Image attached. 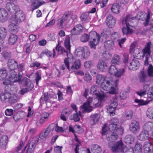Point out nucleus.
Listing matches in <instances>:
<instances>
[{
	"instance_id": "34",
	"label": "nucleus",
	"mask_w": 153,
	"mask_h": 153,
	"mask_svg": "<svg viewBox=\"0 0 153 153\" xmlns=\"http://www.w3.org/2000/svg\"><path fill=\"white\" fill-rule=\"evenodd\" d=\"M134 137L131 135H126L124 141L127 144H131L134 142Z\"/></svg>"
},
{
	"instance_id": "51",
	"label": "nucleus",
	"mask_w": 153,
	"mask_h": 153,
	"mask_svg": "<svg viewBox=\"0 0 153 153\" xmlns=\"http://www.w3.org/2000/svg\"><path fill=\"white\" fill-rule=\"evenodd\" d=\"M148 75L150 77L153 76V66L150 65L147 70Z\"/></svg>"
},
{
	"instance_id": "22",
	"label": "nucleus",
	"mask_w": 153,
	"mask_h": 153,
	"mask_svg": "<svg viewBox=\"0 0 153 153\" xmlns=\"http://www.w3.org/2000/svg\"><path fill=\"white\" fill-rule=\"evenodd\" d=\"M148 76L146 73L143 71H141L138 76V78L140 83H145L148 81Z\"/></svg>"
},
{
	"instance_id": "5",
	"label": "nucleus",
	"mask_w": 153,
	"mask_h": 153,
	"mask_svg": "<svg viewBox=\"0 0 153 153\" xmlns=\"http://www.w3.org/2000/svg\"><path fill=\"white\" fill-rule=\"evenodd\" d=\"M146 126L147 130H143L138 137L140 140H144L147 138L149 135L148 131L153 128V123L149 122L146 125Z\"/></svg>"
},
{
	"instance_id": "53",
	"label": "nucleus",
	"mask_w": 153,
	"mask_h": 153,
	"mask_svg": "<svg viewBox=\"0 0 153 153\" xmlns=\"http://www.w3.org/2000/svg\"><path fill=\"white\" fill-rule=\"evenodd\" d=\"M147 116L150 119H153V108L148 109L147 112Z\"/></svg>"
},
{
	"instance_id": "35",
	"label": "nucleus",
	"mask_w": 153,
	"mask_h": 153,
	"mask_svg": "<svg viewBox=\"0 0 153 153\" xmlns=\"http://www.w3.org/2000/svg\"><path fill=\"white\" fill-rule=\"evenodd\" d=\"M120 6L117 3L114 4L111 8L112 11L114 13H119V9Z\"/></svg>"
},
{
	"instance_id": "38",
	"label": "nucleus",
	"mask_w": 153,
	"mask_h": 153,
	"mask_svg": "<svg viewBox=\"0 0 153 153\" xmlns=\"http://www.w3.org/2000/svg\"><path fill=\"white\" fill-rule=\"evenodd\" d=\"M64 45L68 51H70L71 46L70 44V40L69 37H66L64 41Z\"/></svg>"
},
{
	"instance_id": "11",
	"label": "nucleus",
	"mask_w": 153,
	"mask_h": 153,
	"mask_svg": "<svg viewBox=\"0 0 153 153\" xmlns=\"http://www.w3.org/2000/svg\"><path fill=\"white\" fill-rule=\"evenodd\" d=\"M39 140V139H38V137H34L32 139L30 143L27 144V153H31L34 150L36 145L39 142L38 141Z\"/></svg>"
},
{
	"instance_id": "28",
	"label": "nucleus",
	"mask_w": 153,
	"mask_h": 153,
	"mask_svg": "<svg viewBox=\"0 0 153 153\" xmlns=\"http://www.w3.org/2000/svg\"><path fill=\"white\" fill-rule=\"evenodd\" d=\"M1 14H4V15H1V22H4L7 21V13L4 9L1 8Z\"/></svg>"
},
{
	"instance_id": "46",
	"label": "nucleus",
	"mask_w": 153,
	"mask_h": 153,
	"mask_svg": "<svg viewBox=\"0 0 153 153\" xmlns=\"http://www.w3.org/2000/svg\"><path fill=\"white\" fill-rule=\"evenodd\" d=\"M71 120H73L75 122L79 121L80 119L79 116L77 112L76 113L72 115H71L70 118Z\"/></svg>"
},
{
	"instance_id": "32",
	"label": "nucleus",
	"mask_w": 153,
	"mask_h": 153,
	"mask_svg": "<svg viewBox=\"0 0 153 153\" xmlns=\"http://www.w3.org/2000/svg\"><path fill=\"white\" fill-rule=\"evenodd\" d=\"M114 43L112 40H108L105 42L104 43V46L105 48L107 50H111L114 47Z\"/></svg>"
},
{
	"instance_id": "62",
	"label": "nucleus",
	"mask_w": 153,
	"mask_h": 153,
	"mask_svg": "<svg viewBox=\"0 0 153 153\" xmlns=\"http://www.w3.org/2000/svg\"><path fill=\"white\" fill-rule=\"evenodd\" d=\"M151 14V12L149 10L148 11V14L147 15V17L146 20L145 22L143 23V24L145 26H146L148 24V23L149 22V20L150 18V15Z\"/></svg>"
},
{
	"instance_id": "2",
	"label": "nucleus",
	"mask_w": 153,
	"mask_h": 153,
	"mask_svg": "<svg viewBox=\"0 0 153 153\" xmlns=\"http://www.w3.org/2000/svg\"><path fill=\"white\" fill-rule=\"evenodd\" d=\"M133 19L134 18H131V16L129 14L126 15L125 17L123 19V24L125 25H126V27H123L122 28V31L123 35H127L131 34L133 33V30L129 27L130 25L129 22H130L131 20Z\"/></svg>"
},
{
	"instance_id": "24",
	"label": "nucleus",
	"mask_w": 153,
	"mask_h": 153,
	"mask_svg": "<svg viewBox=\"0 0 153 153\" xmlns=\"http://www.w3.org/2000/svg\"><path fill=\"white\" fill-rule=\"evenodd\" d=\"M8 141V137L4 135L1 137V148L4 149H6V145Z\"/></svg>"
},
{
	"instance_id": "25",
	"label": "nucleus",
	"mask_w": 153,
	"mask_h": 153,
	"mask_svg": "<svg viewBox=\"0 0 153 153\" xmlns=\"http://www.w3.org/2000/svg\"><path fill=\"white\" fill-rule=\"evenodd\" d=\"M8 66L10 70H14L17 68V62L14 59H9L8 60Z\"/></svg>"
},
{
	"instance_id": "59",
	"label": "nucleus",
	"mask_w": 153,
	"mask_h": 153,
	"mask_svg": "<svg viewBox=\"0 0 153 153\" xmlns=\"http://www.w3.org/2000/svg\"><path fill=\"white\" fill-rule=\"evenodd\" d=\"M84 79L87 82H90L92 79V77L89 74H86L83 77Z\"/></svg>"
},
{
	"instance_id": "33",
	"label": "nucleus",
	"mask_w": 153,
	"mask_h": 153,
	"mask_svg": "<svg viewBox=\"0 0 153 153\" xmlns=\"http://www.w3.org/2000/svg\"><path fill=\"white\" fill-rule=\"evenodd\" d=\"M13 20H12L11 22L12 23L10 24L9 26V28L10 32L12 33H15L17 32L18 28L17 26L15 24L13 23Z\"/></svg>"
},
{
	"instance_id": "15",
	"label": "nucleus",
	"mask_w": 153,
	"mask_h": 153,
	"mask_svg": "<svg viewBox=\"0 0 153 153\" xmlns=\"http://www.w3.org/2000/svg\"><path fill=\"white\" fill-rule=\"evenodd\" d=\"M143 147L145 153H152L153 152V145L150 142H145Z\"/></svg>"
},
{
	"instance_id": "31",
	"label": "nucleus",
	"mask_w": 153,
	"mask_h": 153,
	"mask_svg": "<svg viewBox=\"0 0 153 153\" xmlns=\"http://www.w3.org/2000/svg\"><path fill=\"white\" fill-rule=\"evenodd\" d=\"M17 36L14 34H12L10 36L9 38V43L11 45H13L17 41Z\"/></svg>"
},
{
	"instance_id": "50",
	"label": "nucleus",
	"mask_w": 153,
	"mask_h": 153,
	"mask_svg": "<svg viewBox=\"0 0 153 153\" xmlns=\"http://www.w3.org/2000/svg\"><path fill=\"white\" fill-rule=\"evenodd\" d=\"M84 111L85 112H89L92 110L91 106L90 105H86V103H84L82 105Z\"/></svg>"
},
{
	"instance_id": "3",
	"label": "nucleus",
	"mask_w": 153,
	"mask_h": 153,
	"mask_svg": "<svg viewBox=\"0 0 153 153\" xmlns=\"http://www.w3.org/2000/svg\"><path fill=\"white\" fill-rule=\"evenodd\" d=\"M101 86L104 90L108 91L110 90V91L108 92L110 94H116L117 93V88H115L113 86L112 82L109 81L107 78L101 83Z\"/></svg>"
},
{
	"instance_id": "58",
	"label": "nucleus",
	"mask_w": 153,
	"mask_h": 153,
	"mask_svg": "<svg viewBox=\"0 0 153 153\" xmlns=\"http://www.w3.org/2000/svg\"><path fill=\"white\" fill-rule=\"evenodd\" d=\"M93 61L89 60L85 62L84 64V66L86 68H90L91 66L93 65Z\"/></svg>"
},
{
	"instance_id": "19",
	"label": "nucleus",
	"mask_w": 153,
	"mask_h": 153,
	"mask_svg": "<svg viewBox=\"0 0 153 153\" xmlns=\"http://www.w3.org/2000/svg\"><path fill=\"white\" fill-rule=\"evenodd\" d=\"M6 7L7 10L12 13H14L19 9L18 6L12 3H7L6 4Z\"/></svg>"
},
{
	"instance_id": "13",
	"label": "nucleus",
	"mask_w": 153,
	"mask_h": 153,
	"mask_svg": "<svg viewBox=\"0 0 153 153\" xmlns=\"http://www.w3.org/2000/svg\"><path fill=\"white\" fill-rule=\"evenodd\" d=\"M83 28L80 24L75 25L71 30V34L72 35H77L80 34L83 31Z\"/></svg>"
},
{
	"instance_id": "18",
	"label": "nucleus",
	"mask_w": 153,
	"mask_h": 153,
	"mask_svg": "<svg viewBox=\"0 0 153 153\" xmlns=\"http://www.w3.org/2000/svg\"><path fill=\"white\" fill-rule=\"evenodd\" d=\"M149 84H147L143 85V90L146 91L147 92L148 91L147 94L148 98H150L151 100L153 99V86L152 87L151 89L149 90Z\"/></svg>"
},
{
	"instance_id": "10",
	"label": "nucleus",
	"mask_w": 153,
	"mask_h": 153,
	"mask_svg": "<svg viewBox=\"0 0 153 153\" xmlns=\"http://www.w3.org/2000/svg\"><path fill=\"white\" fill-rule=\"evenodd\" d=\"M15 12V15L12 16V18L11 19V22H13L12 20H13L15 22L17 23V22L24 20L25 16L22 10H20L19 8L18 10H16Z\"/></svg>"
},
{
	"instance_id": "30",
	"label": "nucleus",
	"mask_w": 153,
	"mask_h": 153,
	"mask_svg": "<svg viewBox=\"0 0 153 153\" xmlns=\"http://www.w3.org/2000/svg\"><path fill=\"white\" fill-rule=\"evenodd\" d=\"M91 149L93 153H101L102 149L97 145H93L91 146Z\"/></svg>"
},
{
	"instance_id": "8",
	"label": "nucleus",
	"mask_w": 153,
	"mask_h": 153,
	"mask_svg": "<svg viewBox=\"0 0 153 153\" xmlns=\"http://www.w3.org/2000/svg\"><path fill=\"white\" fill-rule=\"evenodd\" d=\"M76 52L79 56H81V57L85 59H87L90 54L88 48L86 46L78 48L76 50Z\"/></svg>"
},
{
	"instance_id": "64",
	"label": "nucleus",
	"mask_w": 153,
	"mask_h": 153,
	"mask_svg": "<svg viewBox=\"0 0 153 153\" xmlns=\"http://www.w3.org/2000/svg\"><path fill=\"white\" fill-rule=\"evenodd\" d=\"M126 149L124 150V153H134V150L133 148L132 147H130L129 148H127L126 147L125 148Z\"/></svg>"
},
{
	"instance_id": "55",
	"label": "nucleus",
	"mask_w": 153,
	"mask_h": 153,
	"mask_svg": "<svg viewBox=\"0 0 153 153\" xmlns=\"http://www.w3.org/2000/svg\"><path fill=\"white\" fill-rule=\"evenodd\" d=\"M59 45V42L56 48V50L58 51H61V52H62V53L63 52H65L66 53L67 55H68V51L65 50V49L64 48H63L61 46H59L58 48V46Z\"/></svg>"
},
{
	"instance_id": "27",
	"label": "nucleus",
	"mask_w": 153,
	"mask_h": 153,
	"mask_svg": "<svg viewBox=\"0 0 153 153\" xmlns=\"http://www.w3.org/2000/svg\"><path fill=\"white\" fill-rule=\"evenodd\" d=\"M81 66V62L79 60H75L72 64L71 67V70L73 71H75L80 68Z\"/></svg>"
},
{
	"instance_id": "49",
	"label": "nucleus",
	"mask_w": 153,
	"mask_h": 153,
	"mask_svg": "<svg viewBox=\"0 0 153 153\" xmlns=\"http://www.w3.org/2000/svg\"><path fill=\"white\" fill-rule=\"evenodd\" d=\"M112 131H114L115 133H117L118 134L122 135L124 132V129L120 126V127H117L116 129H113Z\"/></svg>"
},
{
	"instance_id": "41",
	"label": "nucleus",
	"mask_w": 153,
	"mask_h": 153,
	"mask_svg": "<svg viewBox=\"0 0 153 153\" xmlns=\"http://www.w3.org/2000/svg\"><path fill=\"white\" fill-rule=\"evenodd\" d=\"M7 35V30L4 27L1 28V40L3 41Z\"/></svg>"
},
{
	"instance_id": "60",
	"label": "nucleus",
	"mask_w": 153,
	"mask_h": 153,
	"mask_svg": "<svg viewBox=\"0 0 153 153\" xmlns=\"http://www.w3.org/2000/svg\"><path fill=\"white\" fill-rule=\"evenodd\" d=\"M88 15L89 13L88 12H85L81 15L80 18L82 21H85L88 18Z\"/></svg>"
},
{
	"instance_id": "45",
	"label": "nucleus",
	"mask_w": 153,
	"mask_h": 153,
	"mask_svg": "<svg viewBox=\"0 0 153 153\" xmlns=\"http://www.w3.org/2000/svg\"><path fill=\"white\" fill-rule=\"evenodd\" d=\"M91 117L92 119V121L93 123V125L97 123L99 119V116L98 114L93 115H91Z\"/></svg>"
},
{
	"instance_id": "23",
	"label": "nucleus",
	"mask_w": 153,
	"mask_h": 153,
	"mask_svg": "<svg viewBox=\"0 0 153 153\" xmlns=\"http://www.w3.org/2000/svg\"><path fill=\"white\" fill-rule=\"evenodd\" d=\"M107 63L104 61L100 60L99 61L97 65V68L100 71H103L107 69Z\"/></svg>"
},
{
	"instance_id": "6",
	"label": "nucleus",
	"mask_w": 153,
	"mask_h": 153,
	"mask_svg": "<svg viewBox=\"0 0 153 153\" xmlns=\"http://www.w3.org/2000/svg\"><path fill=\"white\" fill-rule=\"evenodd\" d=\"M88 35L89 36V37H93V36H96L97 40L95 38H93V40L90 41L89 42V45L91 48L95 49L96 46L100 40V36L98 34L94 31L90 32Z\"/></svg>"
},
{
	"instance_id": "48",
	"label": "nucleus",
	"mask_w": 153,
	"mask_h": 153,
	"mask_svg": "<svg viewBox=\"0 0 153 153\" xmlns=\"http://www.w3.org/2000/svg\"><path fill=\"white\" fill-rule=\"evenodd\" d=\"M117 70V68L114 65H111L109 68V72L111 74H113L114 75Z\"/></svg>"
},
{
	"instance_id": "17",
	"label": "nucleus",
	"mask_w": 153,
	"mask_h": 153,
	"mask_svg": "<svg viewBox=\"0 0 153 153\" xmlns=\"http://www.w3.org/2000/svg\"><path fill=\"white\" fill-rule=\"evenodd\" d=\"M29 2L34 1L31 6V7L32 9V11L38 8L40 6L45 3L44 1H41L39 0H26Z\"/></svg>"
},
{
	"instance_id": "52",
	"label": "nucleus",
	"mask_w": 153,
	"mask_h": 153,
	"mask_svg": "<svg viewBox=\"0 0 153 153\" xmlns=\"http://www.w3.org/2000/svg\"><path fill=\"white\" fill-rule=\"evenodd\" d=\"M102 57L105 60H108L110 59L111 55L108 52H105L102 54Z\"/></svg>"
},
{
	"instance_id": "44",
	"label": "nucleus",
	"mask_w": 153,
	"mask_h": 153,
	"mask_svg": "<svg viewBox=\"0 0 153 153\" xmlns=\"http://www.w3.org/2000/svg\"><path fill=\"white\" fill-rule=\"evenodd\" d=\"M1 55L4 59H9L11 58V53L9 52L4 51L1 53Z\"/></svg>"
},
{
	"instance_id": "20",
	"label": "nucleus",
	"mask_w": 153,
	"mask_h": 153,
	"mask_svg": "<svg viewBox=\"0 0 153 153\" xmlns=\"http://www.w3.org/2000/svg\"><path fill=\"white\" fill-rule=\"evenodd\" d=\"M111 131L109 133V134L107 137V140L108 141H110L111 143L113 142L118 138L117 134L115 133L114 131Z\"/></svg>"
},
{
	"instance_id": "14",
	"label": "nucleus",
	"mask_w": 153,
	"mask_h": 153,
	"mask_svg": "<svg viewBox=\"0 0 153 153\" xmlns=\"http://www.w3.org/2000/svg\"><path fill=\"white\" fill-rule=\"evenodd\" d=\"M116 20L115 18L111 15H108L106 19V24L110 28L113 27L116 23Z\"/></svg>"
},
{
	"instance_id": "26",
	"label": "nucleus",
	"mask_w": 153,
	"mask_h": 153,
	"mask_svg": "<svg viewBox=\"0 0 153 153\" xmlns=\"http://www.w3.org/2000/svg\"><path fill=\"white\" fill-rule=\"evenodd\" d=\"M50 132L47 128L44 132H42L40 134L39 138L38 139H39V140L38 141L39 142H41L42 141V140L44 138H45L48 136L49 133Z\"/></svg>"
},
{
	"instance_id": "63",
	"label": "nucleus",
	"mask_w": 153,
	"mask_h": 153,
	"mask_svg": "<svg viewBox=\"0 0 153 153\" xmlns=\"http://www.w3.org/2000/svg\"><path fill=\"white\" fill-rule=\"evenodd\" d=\"M24 143L23 141H21L19 146H18L16 149V151L13 153H19V151L21 150L22 147L24 146Z\"/></svg>"
},
{
	"instance_id": "29",
	"label": "nucleus",
	"mask_w": 153,
	"mask_h": 153,
	"mask_svg": "<svg viewBox=\"0 0 153 153\" xmlns=\"http://www.w3.org/2000/svg\"><path fill=\"white\" fill-rule=\"evenodd\" d=\"M24 116V113L18 111L14 114L13 118L16 121H17L23 118Z\"/></svg>"
},
{
	"instance_id": "36",
	"label": "nucleus",
	"mask_w": 153,
	"mask_h": 153,
	"mask_svg": "<svg viewBox=\"0 0 153 153\" xmlns=\"http://www.w3.org/2000/svg\"><path fill=\"white\" fill-rule=\"evenodd\" d=\"M107 78V77L104 78V76L102 75L98 74L96 77V83L98 85L101 84V83L106 80Z\"/></svg>"
},
{
	"instance_id": "12",
	"label": "nucleus",
	"mask_w": 153,
	"mask_h": 153,
	"mask_svg": "<svg viewBox=\"0 0 153 153\" xmlns=\"http://www.w3.org/2000/svg\"><path fill=\"white\" fill-rule=\"evenodd\" d=\"M140 129L139 123L135 120L133 121L129 126V130L132 133L136 134L138 133Z\"/></svg>"
},
{
	"instance_id": "57",
	"label": "nucleus",
	"mask_w": 153,
	"mask_h": 153,
	"mask_svg": "<svg viewBox=\"0 0 153 153\" xmlns=\"http://www.w3.org/2000/svg\"><path fill=\"white\" fill-rule=\"evenodd\" d=\"M136 64L134 62H131L129 63L128 68L130 70H135L138 68L139 66L136 67Z\"/></svg>"
},
{
	"instance_id": "56",
	"label": "nucleus",
	"mask_w": 153,
	"mask_h": 153,
	"mask_svg": "<svg viewBox=\"0 0 153 153\" xmlns=\"http://www.w3.org/2000/svg\"><path fill=\"white\" fill-rule=\"evenodd\" d=\"M116 108H114L113 106L110 105L107 108V110L109 111L110 115L114 114V112Z\"/></svg>"
},
{
	"instance_id": "54",
	"label": "nucleus",
	"mask_w": 153,
	"mask_h": 153,
	"mask_svg": "<svg viewBox=\"0 0 153 153\" xmlns=\"http://www.w3.org/2000/svg\"><path fill=\"white\" fill-rule=\"evenodd\" d=\"M35 80L36 82V85H38L39 81L41 79V74L39 71H37L35 73Z\"/></svg>"
},
{
	"instance_id": "21",
	"label": "nucleus",
	"mask_w": 153,
	"mask_h": 153,
	"mask_svg": "<svg viewBox=\"0 0 153 153\" xmlns=\"http://www.w3.org/2000/svg\"><path fill=\"white\" fill-rule=\"evenodd\" d=\"M11 96V93L8 92H2L1 93V100L2 102H5L7 101H8L9 99L10 98Z\"/></svg>"
},
{
	"instance_id": "40",
	"label": "nucleus",
	"mask_w": 153,
	"mask_h": 153,
	"mask_svg": "<svg viewBox=\"0 0 153 153\" xmlns=\"http://www.w3.org/2000/svg\"><path fill=\"white\" fill-rule=\"evenodd\" d=\"M89 38V36L87 34L85 33L82 35L80 37V40L82 42H88Z\"/></svg>"
},
{
	"instance_id": "4",
	"label": "nucleus",
	"mask_w": 153,
	"mask_h": 153,
	"mask_svg": "<svg viewBox=\"0 0 153 153\" xmlns=\"http://www.w3.org/2000/svg\"><path fill=\"white\" fill-rule=\"evenodd\" d=\"M108 146L113 152H124L126 149L123 147V143L121 140L115 143H113V144L111 143L110 142H109Z\"/></svg>"
},
{
	"instance_id": "37",
	"label": "nucleus",
	"mask_w": 153,
	"mask_h": 153,
	"mask_svg": "<svg viewBox=\"0 0 153 153\" xmlns=\"http://www.w3.org/2000/svg\"><path fill=\"white\" fill-rule=\"evenodd\" d=\"M90 93L91 94H94L96 96L98 95L99 92L97 89V86L96 85H94L91 87Z\"/></svg>"
},
{
	"instance_id": "42",
	"label": "nucleus",
	"mask_w": 153,
	"mask_h": 153,
	"mask_svg": "<svg viewBox=\"0 0 153 153\" xmlns=\"http://www.w3.org/2000/svg\"><path fill=\"white\" fill-rule=\"evenodd\" d=\"M134 102L138 103L139 106L145 105L148 104L149 102V101H144L142 100H138L136 99L134 100Z\"/></svg>"
},
{
	"instance_id": "43",
	"label": "nucleus",
	"mask_w": 153,
	"mask_h": 153,
	"mask_svg": "<svg viewBox=\"0 0 153 153\" xmlns=\"http://www.w3.org/2000/svg\"><path fill=\"white\" fill-rule=\"evenodd\" d=\"M125 72V69L122 68L117 70L114 76L115 77L120 78L123 76Z\"/></svg>"
},
{
	"instance_id": "9",
	"label": "nucleus",
	"mask_w": 153,
	"mask_h": 153,
	"mask_svg": "<svg viewBox=\"0 0 153 153\" xmlns=\"http://www.w3.org/2000/svg\"><path fill=\"white\" fill-rule=\"evenodd\" d=\"M22 76V74L19 72L18 74L15 70H10L8 78L12 82H19Z\"/></svg>"
},
{
	"instance_id": "16",
	"label": "nucleus",
	"mask_w": 153,
	"mask_h": 153,
	"mask_svg": "<svg viewBox=\"0 0 153 153\" xmlns=\"http://www.w3.org/2000/svg\"><path fill=\"white\" fill-rule=\"evenodd\" d=\"M120 127L119 120L117 119L114 118L111 120L110 124L109 126L110 131H113L116 129L117 127Z\"/></svg>"
},
{
	"instance_id": "1",
	"label": "nucleus",
	"mask_w": 153,
	"mask_h": 153,
	"mask_svg": "<svg viewBox=\"0 0 153 153\" xmlns=\"http://www.w3.org/2000/svg\"><path fill=\"white\" fill-rule=\"evenodd\" d=\"M18 82L19 84L25 87L19 91V93L22 95L31 91L34 88V85L30 80L26 77H24L22 80L20 79Z\"/></svg>"
},
{
	"instance_id": "39",
	"label": "nucleus",
	"mask_w": 153,
	"mask_h": 153,
	"mask_svg": "<svg viewBox=\"0 0 153 153\" xmlns=\"http://www.w3.org/2000/svg\"><path fill=\"white\" fill-rule=\"evenodd\" d=\"M120 61V57L117 54L114 55L111 60L112 64H118Z\"/></svg>"
},
{
	"instance_id": "7",
	"label": "nucleus",
	"mask_w": 153,
	"mask_h": 153,
	"mask_svg": "<svg viewBox=\"0 0 153 153\" xmlns=\"http://www.w3.org/2000/svg\"><path fill=\"white\" fill-rule=\"evenodd\" d=\"M151 45V42L147 43L146 46L142 51L143 55L142 56L143 57H145V59L144 61V65H149L148 59L150 56L151 53L150 46Z\"/></svg>"
},
{
	"instance_id": "47",
	"label": "nucleus",
	"mask_w": 153,
	"mask_h": 153,
	"mask_svg": "<svg viewBox=\"0 0 153 153\" xmlns=\"http://www.w3.org/2000/svg\"><path fill=\"white\" fill-rule=\"evenodd\" d=\"M142 146L140 144H137L135 146L134 153H142Z\"/></svg>"
},
{
	"instance_id": "61",
	"label": "nucleus",
	"mask_w": 153,
	"mask_h": 153,
	"mask_svg": "<svg viewBox=\"0 0 153 153\" xmlns=\"http://www.w3.org/2000/svg\"><path fill=\"white\" fill-rule=\"evenodd\" d=\"M15 111H13L11 109H7L5 111V114L7 116H11L14 113Z\"/></svg>"
}]
</instances>
